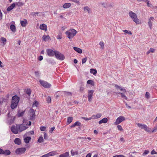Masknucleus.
I'll return each instance as SVG.
<instances>
[{
  "mask_svg": "<svg viewBox=\"0 0 157 157\" xmlns=\"http://www.w3.org/2000/svg\"><path fill=\"white\" fill-rule=\"evenodd\" d=\"M20 98L17 95H14L12 97L11 105L12 109L15 108L17 106L19 101Z\"/></svg>",
  "mask_w": 157,
  "mask_h": 157,
  "instance_id": "nucleus-1",
  "label": "nucleus"
},
{
  "mask_svg": "<svg viewBox=\"0 0 157 157\" xmlns=\"http://www.w3.org/2000/svg\"><path fill=\"white\" fill-rule=\"evenodd\" d=\"M77 33L76 30L72 29L66 32L65 34L69 39H71L75 36Z\"/></svg>",
  "mask_w": 157,
  "mask_h": 157,
  "instance_id": "nucleus-2",
  "label": "nucleus"
},
{
  "mask_svg": "<svg viewBox=\"0 0 157 157\" xmlns=\"http://www.w3.org/2000/svg\"><path fill=\"white\" fill-rule=\"evenodd\" d=\"M128 15L132 19L133 21L135 22L136 24H140L139 20L137 17L136 13L132 11H131L129 12Z\"/></svg>",
  "mask_w": 157,
  "mask_h": 157,
  "instance_id": "nucleus-3",
  "label": "nucleus"
},
{
  "mask_svg": "<svg viewBox=\"0 0 157 157\" xmlns=\"http://www.w3.org/2000/svg\"><path fill=\"white\" fill-rule=\"evenodd\" d=\"M55 56L57 59L60 60H63L65 59L64 56L62 54L57 51H55Z\"/></svg>",
  "mask_w": 157,
  "mask_h": 157,
  "instance_id": "nucleus-4",
  "label": "nucleus"
},
{
  "mask_svg": "<svg viewBox=\"0 0 157 157\" xmlns=\"http://www.w3.org/2000/svg\"><path fill=\"white\" fill-rule=\"evenodd\" d=\"M136 124L140 128L144 129L146 131L149 132L150 130L148 127L145 124H140L139 123H136Z\"/></svg>",
  "mask_w": 157,
  "mask_h": 157,
  "instance_id": "nucleus-5",
  "label": "nucleus"
},
{
  "mask_svg": "<svg viewBox=\"0 0 157 157\" xmlns=\"http://www.w3.org/2000/svg\"><path fill=\"white\" fill-rule=\"evenodd\" d=\"M39 82L41 85L45 88H48L51 86V85L47 82L40 80Z\"/></svg>",
  "mask_w": 157,
  "mask_h": 157,
  "instance_id": "nucleus-6",
  "label": "nucleus"
},
{
  "mask_svg": "<svg viewBox=\"0 0 157 157\" xmlns=\"http://www.w3.org/2000/svg\"><path fill=\"white\" fill-rule=\"evenodd\" d=\"M125 118L123 116H121L118 117L116 119V121L114 123L115 125H118L122 121L125 120Z\"/></svg>",
  "mask_w": 157,
  "mask_h": 157,
  "instance_id": "nucleus-7",
  "label": "nucleus"
},
{
  "mask_svg": "<svg viewBox=\"0 0 157 157\" xmlns=\"http://www.w3.org/2000/svg\"><path fill=\"white\" fill-rule=\"evenodd\" d=\"M26 151L25 147H21L17 148L16 151V153L17 154H21L24 153Z\"/></svg>",
  "mask_w": 157,
  "mask_h": 157,
  "instance_id": "nucleus-8",
  "label": "nucleus"
},
{
  "mask_svg": "<svg viewBox=\"0 0 157 157\" xmlns=\"http://www.w3.org/2000/svg\"><path fill=\"white\" fill-rule=\"evenodd\" d=\"M46 52L48 55L50 57L53 56L55 54V51H53L51 49H47Z\"/></svg>",
  "mask_w": 157,
  "mask_h": 157,
  "instance_id": "nucleus-9",
  "label": "nucleus"
},
{
  "mask_svg": "<svg viewBox=\"0 0 157 157\" xmlns=\"http://www.w3.org/2000/svg\"><path fill=\"white\" fill-rule=\"evenodd\" d=\"M94 91L93 90H90L88 91V98L89 101H90L92 100V97L93 95V94Z\"/></svg>",
  "mask_w": 157,
  "mask_h": 157,
  "instance_id": "nucleus-10",
  "label": "nucleus"
},
{
  "mask_svg": "<svg viewBox=\"0 0 157 157\" xmlns=\"http://www.w3.org/2000/svg\"><path fill=\"white\" fill-rule=\"evenodd\" d=\"M11 130L13 133L16 134H17L19 131L18 128L17 127V125H16V126H13L11 128Z\"/></svg>",
  "mask_w": 157,
  "mask_h": 157,
  "instance_id": "nucleus-11",
  "label": "nucleus"
},
{
  "mask_svg": "<svg viewBox=\"0 0 157 157\" xmlns=\"http://www.w3.org/2000/svg\"><path fill=\"white\" fill-rule=\"evenodd\" d=\"M17 127H18L19 132H22L26 130L28 128V127L24 126L22 124L17 125Z\"/></svg>",
  "mask_w": 157,
  "mask_h": 157,
  "instance_id": "nucleus-12",
  "label": "nucleus"
},
{
  "mask_svg": "<svg viewBox=\"0 0 157 157\" xmlns=\"http://www.w3.org/2000/svg\"><path fill=\"white\" fill-rule=\"evenodd\" d=\"M30 15L33 17H36L37 16H41L42 15V14L37 12H34L31 13Z\"/></svg>",
  "mask_w": 157,
  "mask_h": 157,
  "instance_id": "nucleus-13",
  "label": "nucleus"
},
{
  "mask_svg": "<svg viewBox=\"0 0 157 157\" xmlns=\"http://www.w3.org/2000/svg\"><path fill=\"white\" fill-rule=\"evenodd\" d=\"M154 20V18L153 17H151L149 19L148 25L150 29H151V27L152 25V22L151 21H153Z\"/></svg>",
  "mask_w": 157,
  "mask_h": 157,
  "instance_id": "nucleus-14",
  "label": "nucleus"
},
{
  "mask_svg": "<svg viewBox=\"0 0 157 157\" xmlns=\"http://www.w3.org/2000/svg\"><path fill=\"white\" fill-rule=\"evenodd\" d=\"M16 4L13 3L10 6H9L7 9V10L9 11L12 10L15 6Z\"/></svg>",
  "mask_w": 157,
  "mask_h": 157,
  "instance_id": "nucleus-15",
  "label": "nucleus"
},
{
  "mask_svg": "<svg viewBox=\"0 0 157 157\" xmlns=\"http://www.w3.org/2000/svg\"><path fill=\"white\" fill-rule=\"evenodd\" d=\"M30 118L31 120H33L35 117V113L33 109L32 110L30 113Z\"/></svg>",
  "mask_w": 157,
  "mask_h": 157,
  "instance_id": "nucleus-16",
  "label": "nucleus"
},
{
  "mask_svg": "<svg viewBox=\"0 0 157 157\" xmlns=\"http://www.w3.org/2000/svg\"><path fill=\"white\" fill-rule=\"evenodd\" d=\"M69 155V152H66L59 155V157H68Z\"/></svg>",
  "mask_w": 157,
  "mask_h": 157,
  "instance_id": "nucleus-17",
  "label": "nucleus"
},
{
  "mask_svg": "<svg viewBox=\"0 0 157 157\" xmlns=\"http://www.w3.org/2000/svg\"><path fill=\"white\" fill-rule=\"evenodd\" d=\"M101 116V113H98L96 115H93L92 117V119H98Z\"/></svg>",
  "mask_w": 157,
  "mask_h": 157,
  "instance_id": "nucleus-18",
  "label": "nucleus"
},
{
  "mask_svg": "<svg viewBox=\"0 0 157 157\" xmlns=\"http://www.w3.org/2000/svg\"><path fill=\"white\" fill-rule=\"evenodd\" d=\"M27 23V20L25 19L24 21H20V23L22 27H25Z\"/></svg>",
  "mask_w": 157,
  "mask_h": 157,
  "instance_id": "nucleus-19",
  "label": "nucleus"
},
{
  "mask_svg": "<svg viewBox=\"0 0 157 157\" xmlns=\"http://www.w3.org/2000/svg\"><path fill=\"white\" fill-rule=\"evenodd\" d=\"M81 125V123L79 121H76L71 126V127L72 128L76 126H80Z\"/></svg>",
  "mask_w": 157,
  "mask_h": 157,
  "instance_id": "nucleus-20",
  "label": "nucleus"
},
{
  "mask_svg": "<svg viewBox=\"0 0 157 157\" xmlns=\"http://www.w3.org/2000/svg\"><path fill=\"white\" fill-rule=\"evenodd\" d=\"M40 28L41 30L46 31L47 30V25L45 24H43L40 25Z\"/></svg>",
  "mask_w": 157,
  "mask_h": 157,
  "instance_id": "nucleus-21",
  "label": "nucleus"
},
{
  "mask_svg": "<svg viewBox=\"0 0 157 157\" xmlns=\"http://www.w3.org/2000/svg\"><path fill=\"white\" fill-rule=\"evenodd\" d=\"M31 138L29 136H27L24 138V142L26 144L29 143V141L31 140Z\"/></svg>",
  "mask_w": 157,
  "mask_h": 157,
  "instance_id": "nucleus-22",
  "label": "nucleus"
},
{
  "mask_svg": "<svg viewBox=\"0 0 157 157\" xmlns=\"http://www.w3.org/2000/svg\"><path fill=\"white\" fill-rule=\"evenodd\" d=\"M73 49L75 51L79 53H81L82 52V49L80 48L74 47H73Z\"/></svg>",
  "mask_w": 157,
  "mask_h": 157,
  "instance_id": "nucleus-23",
  "label": "nucleus"
},
{
  "mask_svg": "<svg viewBox=\"0 0 157 157\" xmlns=\"http://www.w3.org/2000/svg\"><path fill=\"white\" fill-rule=\"evenodd\" d=\"M14 142L15 144L18 145H20L21 144V140L18 138H16L15 139Z\"/></svg>",
  "mask_w": 157,
  "mask_h": 157,
  "instance_id": "nucleus-24",
  "label": "nucleus"
},
{
  "mask_svg": "<svg viewBox=\"0 0 157 157\" xmlns=\"http://www.w3.org/2000/svg\"><path fill=\"white\" fill-rule=\"evenodd\" d=\"M108 121V119L106 118H104L99 121V123L101 124L102 123H106Z\"/></svg>",
  "mask_w": 157,
  "mask_h": 157,
  "instance_id": "nucleus-25",
  "label": "nucleus"
},
{
  "mask_svg": "<svg viewBox=\"0 0 157 157\" xmlns=\"http://www.w3.org/2000/svg\"><path fill=\"white\" fill-rule=\"evenodd\" d=\"M71 6V4L70 3H67L64 4L63 6V8H68L70 7Z\"/></svg>",
  "mask_w": 157,
  "mask_h": 157,
  "instance_id": "nucleus-26",
  "label": "nucleus"
},
{
  "mask_svg": "<svg viewBox=\"0 0 157 157\" xmlns=\"http://www.w3.org/2000/svg\"><path fill=\"white\" fill-rule=\"evenodd\" d=\"M10 28L11 30L14 32L16 31V27L15 26L13 25H11L10 26Z\"/></svg>",
  "mask_w": 157,
  "mask_h": 157,
  "instance_id": "nucleus-27",
  "label": "nucleus"
},
{
  "mask_svg": "<svg viewBox=\"0 0 157 157\" xmlns=\"http://www.w3.org/2000/svg\"><path fill=\"white\" fill-rule=\"evenodd\" d=\"M84 10L86 12H87L89 13H90V9L88 7V6H85L84 8Z\"/></svg>",
  "mask_w": 157,
  "mask_h": 157,
  "instance_id": "nucleus-28",
  "label": "nucleus"
},
{
  "mask_svg": "<svg viewBox=\"0 0 157 157\" xmlns=\"http://www.w3.org/2000/svg\"><path fill=\"white\" fill-rule=\"evenodd\" d=\"M49 153L50 156H53L56 155L58 154L56 151H53L50 152H49Z\"/></svg>",
  "mask_w": 157,
  "mask_h": 157,
  "instance_id": "nucleus-29",
  "label": "nucleus"
},
{
  "mask_svg": "<svg viewBox=\"0 0 157 157\" xmlns=\"http://www.w3.org/2000/svg\"><path fill=\"white\" fill-rule=\"evenodd\" d=\"M43 38L44 41H47L49 39L50 37L49 35H44L43 36Z\"/></svg>",
  "mask_w": 157,
  "mask_h": 157,
  "instance_id": "nucleus-30",
  "label": "nucleus"
},
{
  "mask_svg": "<svg viewBox=\"0 0 157 157\" xmlns=\"http://www.w3.org/2000/svg\"><path fill=\"white\" fill-rule=\"evenodd\" d=\"M73 119V118L72 117H69L67 119V122L68 124H70L71 122Z\"/></svg>",
  "mask_w": 157,
  "mask_h": 157,
  "instance_id": "nucleus-31",
  "label": "nucleus"
},
{
  "mask_svg": "<svg viewBox=\"0 0 157 157\" xmlns=\"http://www.w3.org/2000/svg\"><path fill=\"white\" fill-rule=\"evenodd\" d=\"M90 73L93 74L94 75H95L96 74L97 71L96 69H90Z\"/></svg>",
  "mask_w": 157,
  "mask_h": 157,
  "instance_id": "nucleus-32",
  "label": "nucleus"
},
{
  "mask_svg": "<svg viewBox=\"0 0 157 157\" xmlns=\"http://www.w3.org/2000/svg\"><path fill=\"white\" fill-rule=\"evenodd\" d=\"M119 94H120L121 95V97L122 98L125 99V100H127V97L124 94L122 93L119 92L118 93Z\"/></svg>",
  "mask_w": 157,
  "mask_h": 157,
  "instance_id": "nucleus-33",
  "label": "nucleus"
},
{
  "mask_svg": "<svg viewBox=\"0 0 157 157\" xmlns=\"http://www.w3.org/2000/svg\"><path fill=\"white\" fill-rule=\"evenodd\" d=\"M63 93L66 96H71V93L70 92L63 91Z\"/></svg>",
  "mask_w": 157,
  "mask_h": 157,
  "instance_id": "nucleus-34",
  "label": "nucleus"
},
{
  "mask_svg": "<svg viewBox=\"0 0 157 157\" xmlns=\"http://www.w3.org/2000/svg\"><path fill=\"white\" fill-rule=\"evenodd\" d=\"M26 93L29 96H30L31 93V91L30 89H27L26 90Z\"/></svg>",
  "mask_w": 157,
  "mask_h": 157,
  "instance_id": "nucleus-35",
  "label": "nucleus"
},
{
  "mask_svg": "<svg viewBox=\"0 0 157 157\" xmlns=\"http://www.w3.org/2000/svg\"><path fill=\"white\" fill-rule=\"evenodd\" d=\"M10 152L9 150H6L4 151V154L3 155H10Z\"/></svg>",
  "mask_w": 157,
  "mask_h": 157,
  "instance_id": "nucleus-36",
  "label": "nucleus"
},
{
  "mask_svg": "<svg viewBox=\"0 0 157 157\" xmlns=\"http://www.w3.org/2000/svg\"><path fill=\"white\" fill-rule=\"evenodd\" d=\"M71 153L72 156H74L75 155H77L78 154V152L77 151H74L73 150H72L71 151Z\"/></svg>",
  "mask_w": 157,
  "mask_h": 157,
  "instance_id": "nucleus-37",
  "label": "nucleus"
},
{
  "mask_svg": "<svg viewBox=\"0 0 157 157\" xmlns=\"http://www.w3.org/2000/svg\"><path fill=\"white\" fill-rule=\"evenodd\" d=\"M43 137L42 136H40L38 139V142L39 143H41L43 142Z\"/></svg>",
  "mask_w": 157,
  "mask_h": 157,
  "instance_id": "nucleus-38",
  "label": "nucleus"
},
{
  "mask_svg": "<svg viewBox=\"0 0 157 157\" xmlns=\"http://www.w3.org/2000/svg\"><path fill=\"white\" fill-rule=\"evenodd\" d=\"M1 40L3 43V44H5V42H6V38H5L3 37H2L0 39Z\"/></svg>",
  "mask_w": 157,
  "mask_h": 157,
  "instance_id": "nucleus-39",
  "label": "nucleus"
},
{
  "mask_svg": "<svg viewBox=\"0 0 157 157\" xmlns=\"http://www.w3.org/2000/svg\"><path fill=\"white\" fill-rule=\"evenodd\" d=\"M46 101L48 103H50L51 101V98L50 96H48L47 98Z\"/></svg>",
  "mask_w": 157,
  "mask_h": 157,
  "instance_id": "nucleus-40",
  "label": "nucleus"
},
{
  "mask_svg": "<svg viewBox=\"0 0 157 157\" xmlns=\"http://www.w3.org/2000/svg\"><path fill=\"white\" fill-rule=\"evenodd\" d=\"M147 3V6L149 7H151L152 6V5L149 3V2L148 0H146L145 2Z\"/></svg>",
  "mask_w": 157,
  "mask_h": 157,
  "instance_id": "nucleus-41",
  "label": "nucleus"
},
{
  "mask_svg": "<svg viewBox=\"0 0 157 157\" xmlns=\"http://www.w3.org/2000/svg\"><path fill=\"white\" fill-rule=\"evenodd\" d=\"M82 118L85 121H89L92 119V117L89 118L82 117Z\"/></svg>",
  "mask_w": 157,
  "mask_h": 157,
  "instance_id": "nucleus-42",
  "label": "nucleus"
},
{
  "mask_svg": "<svg viewBox=\"0 0 157 157\" xmlns=\"http://www.w3.org/2000/svg\"><path fill=\"white\" fill-rule=\"evenodd\" d=\"M24 113V111H22L20 113H19L17 114V116L18 117H20L22 116Z\"/></svg>",
  "mask_w": 157,
  "mask_h": 157,
  "instance_id": "nucleus-43",
  "label": "nucleus"
},
{
  "mask_svg": "<svg viewBox=\"0 0 157 157\" xmlns=\"http://www.w3.org/2000/svg\"><path fill=\"white\" fill-rule=\"evenodd\" d=\"M145 97L147 98V99H148L150 98V94L149 92H147L145 94Z\"/></svg>",
  "mask_w": 157,
  "mask_h": 157,
  "instance_id": "nucleus-44",
  "label": "nucleus"
},
{
  "mask_svg": "<svg viewBox=\"0 0 157 157\" xmlns=\"http://www.w3.org/2000/svg\"><path fill=\"white\" fill-rule=\"evenodd\" d=\"M149 152V151L148 150H145L144 151V152L143 154V155H145L147 154Z\"/></svg>",
  "mask_w": 157,
  "mask_h": 157,
  "instance_id": "nucleus-45",
  "label": "nucleus"
},
{
  "mask_svg": "<svg viewBox=\"0 0 157 157\" xmlns=\"http://www.w3.org/2000/svg\"><path fill=\"white\" fill-rule=\"evenodd\" d=\"M99 45L101 46V48L103 49L104 48V43L103 42H100L99 44Z\"/></svg>",
  "mask_w": 157,
  "mask_h": 157,
  "instance_id": "nucleus-46",
  "label": "nucleus"
},
{
  "mask_svg": "<svg viewBox=\"0 0 157 157\" xmlns=\"http://www.w3.org/2000/svg\"><path fill=\"white\" fill-rule=\"evenodd\" d=\"M123 31L124 32H125V33H127V34H128L130 35H131L132 34V33L131 31H128L127 30H124Z\"/></svg>",
  "mask_w": 157,
  "mask_h": 157,
  "instance_id": "nucleus-47",
  "label": "nucleus"
},
{
  "mask_svg": "<svg viewBox=\"0 0 157 157\" xmlns=\"http://www.w3.org/2000/svg\"><path fill=\"white\" fill-rule=\"evenodd\" d=\"M46 129V128L44 126H42L40 127V130L42 131H44Z\"/></svg>",
  "mask_w": 157,
  "mask_h": 157,
  "instance_id": "nucleus-48",
  "label": "nucleus"
},
{
  "mask_svg": "<svg viewBox=\"0 0 157 157\" xmlns=\"http://www.w3.org/2000/svg\"><path fill=\"white\" fill-rule=\"evenodd\" d=\"M117 128L119 130H120V131L123 130V129H122V127L121 125H118L117 126Z\"/></svg>",
  "mask_w": 157,
  "mask_h": 157,
  "instance_id": "nucleus-49",
  "label": "nucleus"
},
{
  "mask_svg": "<svg viewBox=\"0 0 157 157\" xmlns=\"http://www.w3.org/2000/svg\"><path fill=\"white\" fill-rule=\"evenodd\" d=\"M34 132L33 131H30L28 132L27 133V134L28 135H33L34 134Z\"/></svg>",
  "mask_w": 157,
  "mask_h": 157,
  "instance_id": "nucleus-50",
  "label": "nucleus"
},
{
  "mask_svg": "<svg viewBox=\"0 0 157 157\" xmlns=\"http://www.w3.org/2000/svg\"><path fill=\"white\" fill-rule=\"evenodd\" d=\"M87 59L86 58H85L82 59V64H83L86 63V61Z\"/></svg>",
  "mask_w": 157,
  "mask_h": 157,
  "instance_id": "nucleus-51",
  "label": "nucleus"
},
{
  "mask_svg": "<svg viewBox=\"0 0 157 157\" xmlns=\"http://www.w3.org/2000/svg\"><path fill=\"white\" fill-rule=\"evenodd\" d=\"M157 130V126H155L154 127L153 130L152 131V132H155Z\"/></svg>",
  "mask_w": 157,
  "mask_h": 157,
  "instance_id": "nucleus-52",
  "label": "nucleus"
},
{
  "mask_svg": "<svg viewBox=\"0 0 157 157\" xmlns=\"http://www.w3.org/2000/svg\"><path fill=\"white\" fill-rule=\"evenodd\" d=\"M151 154L154 155L157 154V152L154 150H153L151 152Z\"/></svg>",
  "mask_w": 157,
  "mask_h": 157,
  "instance_id": "nucleus-53",
  "label": "nucleus"
},
{
  "mask_svg": "<svg viewBox=\"0 0 157 157\" xmlns=\"http://www.w3.org/2000/svg\"><path fill=\"white\" fill-rule=\"evenodd\" d=\"M124 156L122 155H116L113 156V157H124Z\"/></svg>",
  "mask_w": 157,
  "mask_h": 157,
  "instance_id": "nucleus-54",
  "label": "nucleus"
},
{
  "mask_svg": "<svg viewBox=\"0 0 157 157\" xmlns=\"http://www.w3.org/2000/svg\"><path fill=\"white\" fill-rule=\"evenodd\" d=\"M16 5L18 6H22L23 5V4L21 2H18L16 3Z\"/></svg>",
  "mask_w": 157,
  "mask_h": 157,
  "instance_id": "nucleus-55",
  "label": "nucleus"
},
{
  "mask_svg": "<svg viewBox=\"0 0 157 157\" xmlns=\"http://www.w3.org/2000/svg\"><path fill=\"white\" fill-rule=\"evenodd\" d=\"M44 137L45 139H47L48 138V135L47 134L45 133H44Z\"/></svg>",
  "mask_w": 157,
  "mask_h": 157,
  "instance_id": "nucleus-56",
  "label": "nucleus"
},
{
  "mask_svg": "<svg viewBox=\"0 0 157 157\" xmlns=\"http://www.w3.org/2000/svg\"><path fill=\"white\" fill-rule=\"evenodd\" d=\"M93 81L91 80H89L87 81V83L88 84H92Z\"/></svg>",
  "mask_w": 157,
  "mask_h": 157,
  "instance_id": "nucleus-57",
  "label": "nucleus"
},
{
  "mask_svg": "<svg viewBox=\"0 0 157 157\" xmlns=\"http://www.w3.org/2000/svg\"><path fill=\"white\" fill-rule=\"evenodd\" d=\"M55 128V127H53L51 128L49 130V132L50 133H52V132L54 131Z\"/></svg>",
  "mask_w": 157,
  "mask_h": 157,
  "instance_id": "nucleus-58",
  "label": "nucleus"
},
{
  "mask_svg": "<svg viewBox=\"0 0 157 157\" xmlns=\"http://www.w3.org/2000/svg\"><path fill=\"white\" fill-rule=\"evenodd\" d=\"M115 87L117 89H119L120 90V89L121 88V87L120 86H118L117 85H115Z\"/></svg>",
  "mask_w": 157,
  "mask_h": 157,
  "instance_id": "nucleus-59",
  "label": "nucleus"
},
{
  "mask_svg": "<svg viewBox=\"0 0 157 157\" xmlns=\"http://www.w3.org/2000/svg\"><path fill=\"white\" fill-rule=\"evenodd\" d=\"M38 59L39 61H41L43 59V57L42 56H40L38 57Z\"/></svg>",
  "mask_w": 157,
  "mask_h": 157,
  "instance_id": "nucleus-60",
  "label": "nucleus"
},
{
  "mask_svg": "<svg viewBox=\"0 0 157 157\" xmlns=\"http://www.w3.org/2000/svg\"><path fill=\"white\" fill-rule=\"evenodd\" d=\"M120 90L121 91H122L123 92L125 93L126 92V90L124 88H123L121 87V89H120Z\"/></svg>",
  "mask_w": 157,
  "mask_h": 157,
  "instance_id": "nucleus-61",
  "label": "nucleus"
},
{
  "mask_svg": "<svg viewBox=\"0 0 157 157\" xmlns=\"http://www.w3.org/2000/svg\"><path fill=\"white\" fill-rule=\"evenodd\" d=\"M4 154V151H3L2 149L0 148V154Z\"/></svg>",
  "mask_w": 157,
  "mask_h": 157,
  "instance_id": "nucleus-62",
  "label": "nucleus"
},
{
  "mask_svg": "<svg viewBox=\"0 0 157 157\" xmlns=\"http://www.w3.org/2000/svg\"><path fill=\"white\" fill-rule=\"evenodd\" d=\"M151 52L153 53L155 52V50L153 48H150L149 49Z\"/></svg>",
  "mask_w": 157,
  "mask_h": 157,
  "instance_id": "nucleus-63",
  "label": "nucleus"
},
{
  "mask_svg": "<svg viewBox=\"0 0 157 157\" xmlns=\"http://www.w3.org/2000/svg\"><path fill=\"white\" fill-rule=\"evenodd\" d=\"M102 6L104 7H106L107 6L106 3H103L102 4Z\"/></svg>",
  "mask_w": 157,
  "mask_h": 157,
  "instance_id": "nucleus-64",
  "label": "nucleus"
}]
</instances>
